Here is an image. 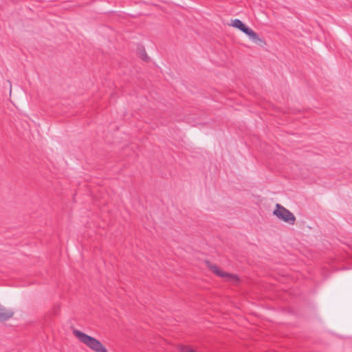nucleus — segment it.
I'll use <instances>...</instances> for the list:
<instances>
[{
  "mask_svg": "<svg viewBox=\"0 0 352 352\" xmlns=\"http://www.w3.org/2000/svg\"><path fill=\"white\" fill-rule=\"evenodd\" d=\"M73 333L82 343L95 352H107L105 346L96 338L78 329H74Z\"/></svg>",
  "mask_w": 352,
  "mask_h": 352,
  "instance_id": "f257e3e1",
  "label": "nucleus"
},
{
  "mask_svg": "<svg viewBox=\"0 0 352 352\" xmlns=\"http://www.w3.org/2000/svg\"><path fill=\"white\" fill-rule=\"evenodd\" d=\"M273 214L278 219L289 225H294L296 222V219L294 214L280 204H276V208L273 211Z\"/></svg>",
  "mask_w": 352,
  "mask_h": 352,
  "instance_id": "f03ea898",
  "label": "nucleus"
},
{
  "mask_svg": "<svg viewBox=\"0 0 352 352\" xmlns=\"http://www.w3.org/2000/svg\"><path fill=\"white\" fill-rule=\"evenodd\" d=\"M208 267L217 276L221 278H229L232 280H238L239 278L236 274H229L220 270L217 265L212 264L208 261H206Z\"/></svg>",
  "mask_w": 352,
  "mask_h": 352,
  "instance_id": "7ed1b4c3",
  "label": "nucleus"
},
{
  "mask_svg": "<svg viewBox=\"0 0 352 352\" xmlns=\"http://www.w3.org/2000/svg\"><path fill=\"white\" fill-rule=\"evenodd\" d=\"M242 32L247 35L254 43L260 46H263L266 44V42L263 38H260L253 30L247 25L243 30Z\"/></svg>",
  "mask_w": 352,
  "mask_h": 352,
  "instance_id": "20e7f679",
  "label": "nucleus"
},
{
  "mask_svg": "<svg viewBox=\"0 0 352 352\" xmlns=\"http://www.w3.org/2000/svg\"><path fill=\"white\" fill-rule=\"evenodd\" d=\"M14 316V311L12 309H6L0 304V322L8 320Z\"/></svg>",
  "mask_w": 352,
  "mask_h": 352,
  "instance_id": "39448f33",
  "label": "nucleus"
},
{
  "mask_svg": "<svg viewBox=\"0 0 352 352\" xmlns=\"http://www.w3.org/2000/svg\"><path fill=\"white\" fill-rule=\"evenodd\" d=\"M230 25L241 32L246 27V25L239 19L232 20Z\"/></svg>",
  "mask_w": 352,
  "mask_h": 352,
  "instance_id": "423d86ee",
  "label": "nucleus"
},
{
  "mask_svg": "<svg viewBox=\"0 0 352 352\" xmlns=\"http://www.w3.org/2000/svg\"><path fill=\"white\" fill-rule=\"evenodd\" d=\"M139 50V54H140V58L144 60V61H148L149 60V57L147 56L146 54V52L144 50V47H142V50H140V49H138Z\"/></svg>",
  "mask_w": 352,
  "mask_h": 352,
  "instance_id": "0eeeda50",
  "label": "nucleus"
},
{
  "mask_svg": "<svg viewBox=\"0 0 352 352\" xmlns=\"http://www.w3.org/2000/svg\"><path fill=\"white\" fill-rule=\"evenodd\" d=\"M183 352H196L195 349L190 347L184 346L182 349Z\"/></svg>",
  "mask_w": 352,
  "mask_h": 352,
  "instance_id": "6e6552de",
  "label": "nucleus"
}]
</instances>
